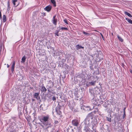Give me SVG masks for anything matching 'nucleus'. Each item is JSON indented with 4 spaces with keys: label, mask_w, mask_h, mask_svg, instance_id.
Returning a JSON list of instances; mask_svg holds the SVG:
<instances>
[{
    "label": "nucleus",
    "mask_w": 132,
    "mask_h": 132,
    "mask_svg": "<svg viewBox=\"0 0 132 132\" xmlns=\"http://www.w3.org/2000/svg\"><path fill=\"white\" fill-rule=\"evenodd\" d=\"M71 123L74 126L77 127L79 125V122L78 120L75 119L72 120Z\"/></svg>",
    "instance_id": "nucleus-1"
},
{
    "label": "nucleus",
    "mask_w": 132,
    "mask_h": 132,
    "mask_svg": "<svg viewBox=\"0 0 132 132\" xmlns=\"http://www.w3.org/2000/svg\"><path fill=\"white\" fill-rule=\"evenodd\" d=\"M95 113V111H94L89 113L87 116L86 118L87 119H93L94 118V114Z\"/></svg>",
    "instance_id": "nucleus-2"
},
{
    "label": "nucleus",
    "mask_w": 132,
    "mask_h": 132,
    "mask_svg": "<svg viewBox=\"0 0 132 132\" xmlns=\"http://www.w3.org/2000/svg\"><path fill=\"white\" fill-rule=\"evenodd\" d=\"M82 107L83 109L85 111H89L92 110V109L89 106L83 105Z\"/></svg>",
    "instance_id": "nucleus-3"
},
{
    "label": "nucleus",
    "mask_w": 132,
    "mask_h": 132,
    "mask_svg": "<svg viewBox=\"0 0 132 132\" xmlns=\"http://www.w3.org/2000/svg\"><path fill=\"white\" fill-rule=\"evenodd\" d=\"M55 110L57 114L59 115H61L62 113L60 111V109L59 107H57L55 108Z\"/></svg>",
    "instance_id": "nucleus-4"
},
{
    "label": "nucleus",
    "mask_w": 132,
    "mask_h": 132,
    "mask_svg": "<svg viewBox=\"0 0 132 132\" xmlns=\"http://www.w3.org/2000/svg\"><path fill=\"white\" fill-rule=\"evenodd\" d=\"M49 118V116L48 115H47L46 116H44L42 118V119L44 122H46L48 121Z\"/></svg>",
    "instance_id": "nucleus-5"
},
{
    "label": "nucleus",
    "mask_w": 132,
    "mask_h": 132,
    "mask_svg": "<svg viewBox=\"0 0 132 132\" xmlns=\"http://www.w3.org/2000/svg\"><path fill=\"white\" fill-rule=\"evenodd\" d=\"M52 6L50 5H49L46 6L44 9L47 12H50L52 9Z\"/></svg>",
    "instance_id": "nucleus-6"
},
{
    "label": "nucleus",
    "mask_w": 132,
    "mask_h": 132,
    "mask_svg": "<svg viewBox=\"0 0 132 132\" xmlns=\"http://www.w3.org/2000/svg\"><path fill=\"white\" fill-rule=\"evenodd\" d=\"M39 93H35L34 94V98H36L37 100H38L40 98L39 96Z\"/></svg>",
    "instance_id": "nucleus-7"
},
{
    "label": "nucleus",
    "mask_w": 132,
    "mask_h": 132,
    "mask_svg": "<svg viewBox=\"0 0 132 132\" xmlns=\"http://www.w3.org/2000/svg\"><path fill=\"white\" fill-rule=\"evenodd\" d=\"M15 64V63L14 61L12 62V68H11V70L12 72H13V71H14Z\"/></svg>",
    "instance_id": "nucleus-8"
},
{
    "label": "nucleus",
    "mask_w": 132,
    "mask_h": 132,
    "mask_svg": "<svg viewBox=\"0 0 132 132\" xmlns=\"http://www.w3.org/2000/svg\"><path fill=\"white\" fill-rule=\"evenodd\" d=\"M42 92H46L47 90V89L44 86H42V88L40 90Z\"/></svg>",
    "instance_id": "nucleus-9"
},
{
    "label": "nucleus",
    "mask_w": 132,
    "mask_h": 132,
    "mask_svg": "<svg viewBox=\"0 0 132 132\" xmlns=\"http://www.w3.org/2000/svg\"><path fill=\"white\" fill-rule=\"evenodd\" d=\"M45 125L46 126L47 128H48L50 127H51L52 126L51 123H48L47 122L45 124Z\"/></svg>",
    "instance_id": "nucleus-10"
},
{
    "label": "nucleus",
    "mask_w": 132,
    "mask_h": 132,
    "mask_svg": "<svg viewBox=\"0 0 132 132\" xmlns=\"http://www.w3.org/2000/svg\"><path fill=\"white\" fill-rule=\"evenodd\" d=\"M76 49L77 50H78L80 48H84V47L81 46V45H78L76 46Z\"/></svg>",
    "instance_id": "nucleus-11"
},
{
    "label": "nucleus",
    "mask_w": 132,
    "mask_h": 132,
    "mask_svg": "<svg viewBox=\"0 0 132 132\" xmlns=\"http://www.w3.org/2000/svg\"><path fill=\"white\" fill-rule=\"evenodd\" d=\"M51 2L53 4L54 7H55L56 6L55 1V0H50Z\"/></svg>",
    "instance_id": "nucleus-12"
},
{
    "label": "nucleus",
    "mask_w": 132,
    "mask_h": 132,
    "mask_svg": "<svg viewBox=\"0 0 132 132\" xmlns=\"http://www.w3.org/2000/svg\"><path fill=\"white\" fill-rule=\"evenodd\" d=\"M125 20L127 21L128 22L132 24V20L127 18H126Z\"/></svg>",
    "instance_id": "nucleus-13"
},
{
    "label": "nucleus",
    "mask_w": 132,
    "mask_h": 132,
    "mask_svg": "<svg viewBox=\"0 0 132 132\" xmlns=\"http://www.w3.org/2000/svg\"><path fill=\"white\" fill-rule=\"evenodd\" d=\"M57 19H53L52 23L55 26L57 24Z\"/></svg>",
    "instance_id": "nucleus-14"
},
{
    "label": "nucleus",
    "mask_w": 132,
    "mask_h": 132,
    "mask_svg": "<svg viewBox=\"0 0 132 132\" xmlns=\"http://www.w3.org/2000/svg\"><path fill=\"white\" fill-rule=\"evenodd\" d=\"M83 34L85 35H86L87 36H90L92 35V34H89L88 33L84 31H83Z\"/></svg>",
    "instance_id": "nucleus-15"
},
{
    "label": "nucleus",
    "mask_w": 132,
    "mask_h": 132,
    "mask_svg": "<svg viewBox=\"0 0 132 132\" xmlns=\"http://www.w3.org/2000/svg\"><path fill=\"white\" fill-rule=\"evenodd\" d=\"M125 14H126L128 15V16L129 17H131L132 16L129 13L127 12H124Z\"/></svg>",
    "instance_id": "nucleus-16"
},
{
    "label": "nucleus",
    "mask_w": 132,
    "mask_h": 132,
    "mask_svg": "<svg viewBox=\"0 0 132 132\" xmlns=\"http://www.w3.org/2000/svg\"><path fill=\"white\" fill-rule=\"evenodd\" d=\"M3 22H5L6 20V16L5 15H3Z\"/></svg>",
    "instance_id": "nucleus-17"
},
{
    "label": "nucleus",
    "mask_w": 132,
    "mask_h": 132,
    "mask_svg": "<svg viewBox=\"0 0 132 132\" xmlns=\"http://www.w3.org/2000/svg\"><path fill=\"white\" fill-rule=\"evenodd\" d=\"M117 37L119 40L121 42H122L123 41V39L120 37L119 35H118Z\"/></svg>",
    "instance_id": "nucleus-18"
},
{
    "label": "nucleus",
    "mask_w": 132,
    "mask_h": 132,
    "mask_svg": "<svg viewBox=\"0 0 132 132\" xmlns=\"http://www.w3.org/2000/svg\"><path fill=\"white\" fill-rule=\"evenodd\" d=\"M96 82V81H91L89 82V83L92 85H95Z\"/></svg>",
    "instance_id": "nucleus-19"
},
{
    "label": "nucleus",
    "mask_w": 132,
    "mask_h": 132,
    "mask_svg": "<svg viewBox=\"0 0 132 132\" xmlns=\"http://www.w3.org/2000/svg\"><path fill=\"white\" fill-rule=\"evenodd\" d=\"M26 58L25 56H24L22 57L21 60L23 62H24L26 61Z\"/></svg>",
    "instance_id": "nucleus-20"
},
{
    "label": "nucleus",
    "mask_w": 132,
    "mask_h": 132,
    "mask_svg": "<svg viewBox=\"0 0 132 132\" xmlns=\"http://www.w3.org/2000/svg\"><path fill=\"white\" fill-rule=\"evenodd\" d=\"M59 32V30H57L56 31V32L55 33V35L57 36H59V35L58 33Z\"/></svg>",
    "instance_id": "nucleus-21"
},
{
    "label": "nucleus",
    "mask_w": 132,
    "mask_h": 132,
    "mask_svg": "<svg viewBox=\"0 0 132 132\" xmlns=\"http://www.w3.org/2000/svg\"><path fill=\"white\" fill-rule=\"evenodd\" d=\"M17 0H12V2L14 6L16 5L15 3L17 2Z\"/></svg>",
    "instance_id": "nucleus-22"
},
{
    "label": "nucleus",
    "mask_w": 132,
    "mask_h": 132,
    "mask_svg": "<svg viewBox=\"0 0 132 132\" xmlns=\"http://www.w3.org/2000/svg\"><path fill=\"white\" fill-rule=\"evenodd\" d=\"M61 29L62 30H68V29L66 27H62L61 28Z\"/></svg>",
    "instance_id": "nucleus-23"
},
{
    "label": "nucleus",
    "mask_w": 132,
    "mask_h": 132,
    "mask_svg": "<svg viewBox=\"0 0 132 132\" xmlns=\"http://www.w3.org/2000/svg\"><path fill=\"white\" fill-rule=\"evenodd\" d=\"M106 118L107 119V120L108 121L110 122H111V118L107 117Z\"/></svg>",
    "instance_id": "nucleus-24"
},
{
    "label": "nucleus",
    "mask_w": 132,
    "mask_h": 132,
    "mask_svg": "<svg viewBox=\"0 0 132 132\" xmlns=\"http://www.w3.org/2000/svg\"><path fill=\"white\" fill-rule=\"evenodd\" d=\"M63 21L65 23H66L67 24H68V22L67 20L66 19H64Z\"/></svg>",
    "instance_id": "nucleus-25"
},
{
    "label": "nucleus",
    "mask_w": 132,
    "mask_h": 132,
    "mask_svg": "<svg viewBox=\"0 0 132 132\" xmlns=\"http://www.w3.org/2000/svg\"><path fill=\"white\" fill-rule=\"evenodd\" d=\"M7 5L8 8H9L10 9V2L9 1H8L7 3Z\"/></svg>",
    "instance_id": "nucleus-26"
},
{
    "label": "nucleus",
    "mask_w": 132,
    "mask_h": 132,
    "mask_svg": "<svg viewBox=\"0 0 132 132\" xmlns=\"http://www.w3.org/2000/svg\"><path fill=\"white\" fill-rule=\"evenodd\" d=\"M59 122L58 121L55 120L54 122V123L55 124H58Z\"/></svg>",
    "instance_id": "nucleus-27"
},
{
    "label": "nucleus",
    "mask_w": 132,
    "mask_h": 132,
    "mask_svg": "<svg viewBox=\"0 0 132 132\" xmlns=\"http://www.w3.org/2000/svg\"><path fill=\"white\" fill-rule=\"evenodd\" d=\"M52 100L53 101H55L56 100V98L55 96H53L52 98Z\"/></svg>",
    "instance_id": "nucleus-28"
},
{
    "label": "nucleus",
    "mask_w": 132,
    "mask_h": 132,
    "mask_svg": "<svg viewBox=\"0 0 132 132\" xmlns=\"http://www.w3.org/2000/svg\"><path fill=\"white\" fill-rule=\"evenodd\" d=\"M126 116V114H125V110L124 111V114H123V116L124 117L125 116Z\"/></svg>",
    "instance_id": "nucleus-29"
},
{
    "label": "nucleus",
    "mask_w": 132,
    "mask_h": 132,
    "mask_svg": "<svg viewBox=\"0 0 132 132\" xmlns=\"http://www.w3.org/2000/svg\"><path fill=\"white\" fill-rule=\"evenodd\" d=\"M56 16V15H55L53 16V19H55Z\"/></svg>",
    "instance_id": "nucleus-30"
},
{
    "label": "nucleus",
    "mask_w": 132,
    "mask_h": 132,
    "mask_svg": "<svg viewBox=\"0 0 132 132\" xmlns=\"http://www.w3.org/2000/svg\"><path fill=\"white\" fill-rule=\"evenodd\" d=\"M2 18V14H1V11H0V18Z\"/></svg>",
    "instance_id": "nucleus-31"
},
{
    "label": "nucleus",
    "mask_w": 132,
    "mask_h": 132,
    "mask_svg": "<svg viewBox=\"0 0 132 132\" xmlns=\"http://www.w3.org/2000/svg\"><path fill=\"white\" fill-rule=\"evenodd\" d=\"M7 68H9V67H10V65H9L8 64H7Z\"/></svg>",
    "instance_id": "nucleus-32"
},
{
    "label": "nucleus",
    "mask_w": 132,
    "mask_h": 132,
    "mask_svg": "<svg viewBox=\"0 0 132 132\" xmlns=\"http://www.w3.org/2000/svg\"><path fill=\"white\" fill-rule=\"evenodd\" d=\"M102 35V39H103V40H104V37H103V35Z\"/></svg>",
    "instance_id": "nucleus-33"
},
{
    "label": "nucleus",
    "mask_w": 132,
    "mask_h": 132,
    "mask_svg": "<svg viewBox=\"0 0 132 132\" xmlns=\"http://www.w3.org/2000/svg\"><path fill=\"white\" fill-rule=\"evenodd\" d=\"M130 73H131V74H132V70H130Z\"/></svg>",
    "instance_id": "nucleus-34"
},
{
    "label": "nucleus",
    "mask_w": 132,
    "mask_h": 132,
    "mask_svg": "<svg viewBox=\"0 0 132 132\" xmlns=\"http://www.w3.org/2000/svg\"><path fill=\"white\" fill-rule=\"evenodd\" d=\"M92 132H96V130H95V131H92Z\"/></svg>",
    "instance_id": "nucleus-35"
},
{
    "label": "nucleus",
    "mask_w": 132,
    "mask_h": 132,
    "mask_svg": "<svg viewBox=\"0 0 132 132\" xmlns=\"http://www.w3.org/2000/svg\"><path fill=\"white\" fill-rule=\"evenodd\" d=\"M21 9H22V8H20L18 10H21Z\"/></svg>",
    "instance_id": "nucleus-36"
},
{
    "label": "nucleus",
    "mask_w": 132,
    "mask_h": 132,
    "mask_svg": "<svg viewBox=\"0 0 132 132\" xmlns=\"http://www.w3.org/2000/svg\"><path fill=\"white\" fill-rule=\"evenodd\" d=\"M94 126H93L92 127V129H94Z\"/></svg>",
    "instance_id": "nucleus-37"
},
{
    "label": "nucleus",
    "mask_w": 132,
    "mask_h": 132,
    "mask_svg": "<svg viewBox=\"0 0 132 132\" xmlns=\"http://www.w3.org/2000/svg\"><path fill=\"white\" fill-rule=\"evenodd\" d=\"M125 108H124V111L125 110Z\"/></svg>",
    "instance_id": "nucleus-38"
},
{
    "label": "nucleus",
    "mask_w": 132,
    "mask_h": 132,
    "mask_svg": "<svg viewBox=\"0 0 132 132\" xmlns=\"http://www.w3.org/2000/svg\"><path fill=\"white\" fill-rule=\"evenodd\" d=\"M19 4V3L16 6H17Z\"/></svg>",
    "instance_id": "nucleus-39"
},
{
    "label": "nucleus",
    "mask_w": 132,
    "mask_h": 132,
    "mask_svg": "<svg viewBox=\"0 0 132 132\" xmlns=\"http://www.w3.org/2000/svg\"><path fill=\"white\" fill-rule=\"evenodd\" d=\"M112 35H113V33H112Z\"/></svg>",
    "instance_id": "nucleus-40"
}]
</instances>
